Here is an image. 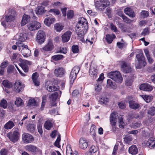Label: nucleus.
Wrapping results in <instances>:
<instances>
[{
  "label": "nucleus",
  "mask_w": 155,
  "mask_h": 155,
  "mask_svg": "<svg viewBox=\"0 0 155 155\" xmlns=\"http://www.w3.org/2000/svg\"><path fill=\"white\" fill-rule=\"evenodd\" d=\"M88 28L87 20L83 17L78 19L76 26V32L78 35V39L82 42L84 41V36Z\"/></svg>",
  "instance_id": "obj_1"
},
{
  "label": "nucleus",
  "mask_w": 155,
  "mask_h": 155,
  "mask_svg": "<svg viewBox=\"0 0 155 155\" xmlns=\"http://www.w3.org/2000/svg\"><path fill=\"white\" fill-rule=\"evenodd\" d=\"M137 62L136 63L135 66L136 68L140 69L144 67L147 63L145 61L144 57L142 53H140L136 55Z\"/></svg>",
  "instance_id": "obj_2"
},
{
  "label": "nucleus",
  "mask_w": 155,
  "mask_h": 155,
  "mask_svg": "<svg viewBox=\"0 0 155 155\" xmlns=\"http://www.w3.org/2000/svg\"><path fill=\"white\" fill-rule=\"evenodd\" d=\"M109 77L117 82L121 83L122 78L120 72L117 71L111 72L108 74Z\"/></svg>",
  "instance_id": "obj_3"
},
{
  "label": "nucleus",
  "mask_w": 155,
  "mask_h": 155,
  "mask_svg": "<svg viewBox=\"0 0 155 155\" xmlns=\"http://www.w3.org/2000/svg\"><path fill=\"white\" fill-rule=\"evenodd\" d=\"M16 11L14 10L9 9L8 14L5 16V21L11 23L14 21L16 18Z\"/></svg>",
  "instance_id": "obj_4"
},
{
  "label": "nucleus",
  "mask_w": 155,
  "mask_h": 155,
  "mask_svg": "<svg viewBox=\"0 0 155 155\" xmlns=\"http://www.w3.org/2000/svg\"><path fill=\"white\" fill-rule=\"evenodd\" d=\"M20 134L18 129L14 131L13 132H11L7 134V137L12 141L15 142L18 140Z\"/></svg>",
  "instance_id": "obj_5"
},
{
  "label": "nucleus",
  "mask_w": 155,
  "mask_h": 155,
  "mask_svg": "<svg viewBox=\"0 0 155 155\" xmlns=\"http://www.w3.org/2000/svg\"><path fill=\"white\" fill-rule=\"evenodd\" d=\"M89 75L93 79H96L97 76V67L94 64H91L89 70Z\"/></svg>",
  "instance_id": "obj_6"
},
{
  "label": "nucleus",
  "mask_w": 155,
  "mask_h": 155,
  "mask_svg": "<svg viewBox=\"0 0 155 155\" xmlns=\"http://www.w3.org/2000/svg\"><path fill=\"white\" fill-rule=\"evenodd\" d=\"M45 87L47 90L49 92L55 91L58 89V86L53 82L47 81L46 83Z\"/></svg>",
  "instance_id": "obj_7"
},
{
  "label": "nucleus",
  "mask_w": 155,
  "mask_h": 155,
  "mask_svg": "<svg viewBox=\"0 0 155 155\" xmlns=\"http://www.w3.org/2000/svg\"><path fill=\"white\" fill-rule=\"evenodd\" d=\"M117 115L116 112H113L111 114L110 117V122L112 126L113 131H115L116 127H115Z\"/></svg>",
  "instance_id": "obj_8"
},
{
  "label": "nucleus",
  "mask_w": 155,
  "mask_h": 155,
  "mask_svg": "<svg viewBox=\"0 0 155 155\" xmlns=\"http://www.w3.org/2000/svg\"><path fill=\"white\" fill-rule=\"evenodd\" d=\"M41 27L40 23L36 21L31 22L27 25L28 29L30 31L37 30L40 28Z\"/></svg>",
  "instance_id": "obj_9"
},
{
  "label": "nucleus",
  "mask_w": 155,
  "mask_h": 155,
  "mask_svg": "<svg viewBox=\"0 0 155 155\" xmlns=\"http://www.w3.org/2000/svg\"><path fill=\"white\" fill-rule=\"evenodd\" d=\"M37 35L36 41L39 44L44 42L45 37V35L44 31L41 30L38 31Z\"/></svg>",
  "instance_id": "obj_10"
},
{
  "label": "nucleus",
  "mask_w": 155,
  "mask_h": 155,
  "mask_svg": "<svg viewBox=\"0 0 155 155\" xmlns=\"http://www.w3.org/2000/svg\"><path fill=\"white\" fill-rule=\"evenodd\" d=\"M22 139L23 142L26 143H31L34 140L33 137L28 133L23 134L22 136Z\"/></svg>",
  "instance_id": "obj_11"
},
{
  "label": "nucleus",
  "mask_w": 155,
  "mask_h": 155,
  "mask_svg": "<svg viewBox=\"0 0 155 155\" xmlns=\"http://www.w3.org/2000/svg\"><path fill=\"white\" fill-rule=\"evenodd\" d=\"M79 146L81 149L85 150L88 146V142L87 139L84 137L80 138L79 140Z\"/></svg>",
  "instance_id": "obj_12"
},
{
  "label": "nucleus",
  "mask_w": 155,
  "mask_h": 155,
  "mask_svg": "<svg viewBox=\"0 0 155 155\" xmlns=\"http://www.w3.org/2000/svg\"><path fill=\"white\" fill-rule=\"evenodd\" d=\"M54 47L52 40H49L47 45L41 49L42 51H49L52 50Z\"/></svg>",
  "instance_id": "obj_13"
},
{
  "label": "nucleus",
  "mask_w": 155,
  "mask_h": 155,
  "mask_svg": "<svg viewBox=\"0 0 155 155\" xmlns=\"http://www.w3.org/2000/svg\"><path fill=\"white\" fill-rule=\"evenodd\" d=\"M25 149L28 152L34 154H36L38 151V149L36 146L31 144L26 146Z\"/></svg>",
  "instance_id": "obj_14"
},
{
  "label": "nucleus",
  "mask_w": 155,
  "mask_h": 155,
  "mask_svg": "<svg viewBox=\"0 0 155 155\" xmlns=\"http://www.w3.org/2000/svg\"><path fill=\"white\" fill-rule=\"evenodd\" d=\"M25 87L24 84L19 81H16L14 84V89L15 92L19 93L22 91Z\"/></svg>",
  "instance_id": "obj_15"
},
{
  "label": "nucleus",
  "mask_w": 155,
  "mask_h": 155,
  "mask_svg": "<svg viewBox=\"0 0 155 155\" xmlns=\"http://www.w3.org/2000/svg\"><path fill=\"white\" fill-rule=\"evenodd\" d=\"M106 5L105 2L102 1H97L95 3V6L96 9L97 10L102 11L106 7Z\"/></svg>",
  "instance_id": "obj_16"
},
{
  "label": "nucleus",
  "mask_w": 155,
  "mask_h": 155,
  "mask_svg": "<svg viewBox=\"0 0 155 155\" xmlns=\"http://www.w3.org/2000/svg\"><path fill=\"white\" fill-rule=\"evenodd\" d=\"M104 74L102 73L100 76L99 78L97 79V82H100V83L97 84L95 87V91L97 92H99L101 89V83L102 82V80L104 79Z\"/></svg>",
  "instance_id": "obj_17"
},
{
  "label": "nucleus",
  "mask_w": 155,
  "mask_h": 155,
  "mask_svg": "<svg viewBox=\"0 0 155 155\" xmlns=\"http://www.w3.org/2000/svg\"><path fill=\"white\" fill-rule=\"evenodd\" d=\"M71 34V32L69 31L64 33L61 36L62 42L63 43L68 42L69 40Z\"/></svg>",
  "instance_id": "obj_18"
},
{
  "label": "nucleus",
  "mask_w": 155,
  "mask_h": 155,
  "mask_svg": "<svg viewBox=\"0 0 155 155\" xmlns=\"http://www.w3.org/2000/svg\"><path fill=\"white\" fill-rule=\"evenodd\" d=\"M61 91L55 92L52 94L49 97L50 101L54 102L58 98H59L61 96Z\"/></svg>",
  "instance_id": "obj_19"
},
{
  "label": "nucleus",
  "mask_w": 155,
  "mask_h": 155,
  "mask_svg": "<svg viewBox=\"0 0 155 155\" xmlns=\"http://www.w3.org/2000/svg\"><path fill=\"white\" fill-rule=\"evenodd\" d=\"M124 12L129 17L134 18L135 16V14L132 9L129 7H127L124 9Z\"/></svg>",
  "instance_id": "obj_20"
},
{
  "label": "nucleus",
  "mask_w": 155,
  "mask_h": 155,
  "mask_svg": "<svg viewBox=\"0 0 155 155\" xmlns=\"http://www.w3.org/2000/svg\"><path fill=\"white\" fill-rule=\"evenodd\" d=\"M140 90L145 91H151L153 89L152 87L148 84H143L140 86Z\"/></svg>",
  "instance_id": "obj_21"
},
{
  "label": "nucleus",
  "mask_w": 155,
  "mask_h": 155,
  "mask_svg": "<svg viewBox=\"0 0 155 155\" xmlns=\"http://www.w3.org/2000/svg\"><path fill=\"white\" fill-rule=\"evenodd\" d=\"M121 70L123 72L126 73H129L131 71V69L130 65L125 62H124L122 64L121 67Z\"/></svg>",
  "instance_id": "obj_22"
},
{
  "label": "nucleus",
  "mask_w": 155,
  "mask_h": 155,
  "mask_svg": "<svg viewBox=\"0 0 155 155\" xmlns=\"http://www.w3.org/2000/svg\"><path fill=\"white\" fill-rule=\"evenodd\" d=\"M25 46V48L21 50V52L24 57L27 58L30 56L31 51L28 48L27 46Z\"/></svg>",
  "instance_id": "obj_23"
},
{
  "label": "nucleus",
  "mask_w": 155,
  "mask_h": 155,
  "mask_svg": "<svg viewBox=\"0 0 155 155\" xmlns=\"http://www.w3.org/2000/svg\"><path fill=\"white\" fill-rule=\"evenodd\" d=\"M54 73L57 77H62L64 73V71L62 68H59L54 70Z\"/></svg>",
  "instance_id": "obj_24"
},
{
  "label": "nucleus",
  "mask_w": 155,
  "mask_h": 155,
  "mask_svg": "<svg viewBox=\"0 0 155 155\" xmlns=\"http://www.w3.org/2000/svg\"><path fill=\"white\" fill-rule=\"evenodd\" d=\"M129 104L130 107L133 109L136 110L140 107V105L138 103L133 100L130 101Z\"/></svg>",
  "instance_id": "obj_25"
},
{
  "label": "nucleus",
  "mask_w": 155,
  "mask_h": 155,
  "mask_svg": "<svg viewBox=\"0 0 155 155\" xmlns=\"http://www.w3.org/2000/svg\"><path fill=\"white\" fill-rule=\"evenodd\" d=\"M38 73L36 72L33 73L32 75V79L35 85L36 86H38L39 85V81L38 80Z\"/></svg>",
  "instance_id": "obj_26"
},
{
  "label": "nucleus",
  "mask_w": 155,
  "mask_h": 155,
  "mask_svg": "<svg viewBox=\"0 0 155 155\" xmlns=\"http://www.w3.org/2000/svg\"><path fill=\"white\" fill-rule=\"evenodd\" d=\"M18 37L19 41L23 42L25 41L27 38V35L24 33H21L19 35H16V38Z\"/></svg>",
  "instance_id": "obj_27"
},
{
  "label": "nucleus",
  "mask_w": 155,
  "mask_h": 155,
  "mask_svg": "<svg viewBox=\"0 0 155 155\" xmlns=\"http://www.w3.org/2000/svg\"><path fill=\"white\" fill-rule=\"evenodd\" d=\"M30 20V16L28 15H25L22 17L21 24L22 26H23L29 21Z\"/></svg>",
  "instance_id": "obj_28"
},
{
  "label": "nucleus",
  "mask_w": 155,
  "mask_h": 155,
  "mask_svg": "<svg viewBox=\"0 0 155 155\" xmlns=\"http://www.w3.org/2000/svg\"><path fill=\"white\" fill-rule=\"evenodd\" d=\"M129 152L132 155H135L138 152V149L135 145H133L129 148Z\"/></svg>",
  "instance_id": "obj_29"
},
{
  "label": "nucleus",
  "mask_w": 155,
  "mask_h": 155,
  "mask_svg": "<svg viewBox=\"0 0 155 155\" xmlns=\"http://www.w3.org/2000/svg\"><path fill=\"white\" fill-rule=\"evenodd\" d=\"M54 18H47L44 20V23L46 25L49 26L54 22Z\"/></svg>",
  "instance_id": "obj_30"
},
{
  "label": "nucleus",
  "mask_w": 155,
  "mask_h": 155,
  "mask_svg": "<svg viewBox=\"0 0 155 155\" xmlns=\"http://www.w3.org/2000/svg\"><path fill=\"white\" fill-rule=\"evenodd\" d=\"M115 37L116 36L114 34L107 35H106L105 39L108 43L110 44L112 43Z\"/></svg>",
  "instance_id": "obj_31"
},
{
  "label": "nucleus",
  "mask_w": 155,
  "mask_h": 155,
  "mask_svg": "<svg viewBox=\"0 0 155 155\" xmlns=\"http://www.w3.org/2000/svg\"><path fill=\"white\" fill-rule=\"evenodd\" d=\"M36 14L39 15H41L43 13L45 12L46 10L45 8L42 6H38L35 11Z\"/></svg>",
  "instance_id": "obj_32"
},
{
  "label": "nucleus",
  "mask_w": 155,
  "mask_h": 155,
  "mask_svg": "<svg viewBox=\"0 0 155 155\" xmlns=\"http://www.w3.org/2000/svg\"><path fill=\"white\" fill-rule=\"evenodd\" d=\"M118 120L119 127L122 128H123L125 125V124L123 121V116H119L118 117Z\"/></svg>",
  "instance_id": "obj_33"
},
{
  "label": "nucleus",
  "mask_w": 155,
  "mask_h": 155,
  "mask_svg": "<svg viewBox=\"0 0 155 155\" xmlns=\"http://www.w3.org/2000/svg\"><path fill=\"white\" fill-rule=\"evenodd\" d=\"M14 126V123L11 121H9L4 125V127L5 129H9L12 128Z\"/></svg>",
  "instance_id": "obj_34"
},
{
  "label": "nucleus",
  "mask_w": 155,
  "mask_h": 155,
  "mask_svg": "<svg viewBox=\"0 0 155 155\" xmlns=\"http://www.w3.org/2000/svg\"><path fill=\"white\" fill-rule=\"evenodd\" d=\"M2 84L4 86L8 88H11L12 86V84L8 80H5L2 81Z\"/></svg>",
  "instance_id": "obj_35"
},
{
  "label": "nucleus",
  "mask_w": 155,
  "mask_h": 155,
  "mask_svg": "<svg viewBox=\"0 0 155 155\" xmlns=\"http://www.w3.org/2000/svg\"><path fill=\"white\" fill-rule=\"evenodd\" d=\"M144 53H145V55L147 57V58L148 62L150 64H152L153 63V60L151 58V57L150 56V55L149 54V52L148 50L147 49L145 50L144 51Z\"/></svg>",
  "instance_id": "obj_36"
},
{
  "label": "nucleus",
  "mask_w": 155,
  "mask_h": 155,
  "mask_svg": "<svg viewBox=\"0 0 155 155\" xmlns=\"http://www.w3.org/2000/svg\"><path fill=\"white\" fill-rule=\"evenodd\" d=\"M124 139L125 143L127 144L130 143L132 140V137L129 135L125 136Z\"/></svg>",
  "instance_id": "obj_37"
},
{
  "label": "nucleus",
  "mask_w": 155,
  "mask_h": 155,
  "mask_svg": "<svg viewBox=\"0 0 155 155\" xmlns=\"http://www.w3.org/2000/svg\"><path fill=\"white\" fill-rule=\"evenodd\" d=\"M107 85L108 87L110 88L114 89L116 87V86L115 85V83H113L110 79L107 80Z\"/></svg>",
  "instance_id": "obj_38"
},
{
  "label": "nucleus",
  "mask_w": 155,
  "mask_h": 155,
  "mask_svg": "<svg viewBox=\"0 0 155 155\" xmlns=\"http://www.w3.org/2000/svg\"><path fill=\"white\" fill-rule=\"evenodd\" d=\"M36 105V101L34 98H32L29 100L27 104V106L29 107L35 106Z\"/></svg>",
  "instance_id": "obj_39"
},
{
  "label": "nucleus",
  "mask_w": 155,
  "mask_h": 155,
  "mask_svg": "<svg viewBox=\"0 0 155 155\" xmlns=\"http://www.w3.org/2000/svg\"><path fill=\"white\" fill-rule=\"evenodd\" d=\"M77 75L75 73L71 71L70 76V82L71 84H72L74 81L76 79Z\"/></svg>",
  "instance_id": "obj_40"
},
{
  "label": "nucleus",
  "mask_w": 155,
  "mask_h": 155,
  "mask_svg": "<svg viewBox=\"0 0 155 155\" xmlns=\"http://www.w3.org/2000/svg\"><path fill=\"white\" fill-rule=\"evenodd\" d=\"M77 75L75 73L71 71L70 76V82L71 84H72L74 81L76 79Z\"/></svg>",
  "instance_id": "obj_41"
},
{
  "label": "nucleus",
  "mask_w": 155,
  "mask_h": 155,
  "mask_svg": "<svg viewBox=\"0 0 155 155\" xmlns=\"http://www.w3.org/2000/svg\"><path fill=\"white\" fill-rule=\"evenodd\" d=\"M77 75L75 73L71 71L70 76V82L71 84H72L74 81L76 79Z\"/></svg>",
  "instance_id": "obj_42"
},
{
  "label": "nucleus",
  "mask_w": 155,
  "mask_h": 155,
  "mask_svg": "<svg viewBox=\"0 0 155 155\" xmlns=\"http://www.w3.org/2000/svg\"><path fill=\"white\" fill-rule=\"evenodd\" d=\"M52 123L49 120L47 121L44 124L45 128L48 130H50L52 127Z\"/></svg>",
  "instance_id": "obj_43"
},
{
  "label": "nucleus",
  "mask_w": 155,
  "mask_h": 155,
  "mask_svg": "<svg viewBox=\"0 0 155 155\" xmlns=\"http://www.w3.org/2000/svg\"><path fill=\"white\" fill-rule=\"evenodd\" d=\"M15 103L18 106H21L23 104L22 100L20 97H18L16 98Z\"/></svg>",
  "instance_id": "obj_44"
},
{
  "label": "nucleus",
  "mask_w": 155,
  "mask_h": 155,
  "mask_svg": "<svg viewBox=\"0 0 155 155\" xmlns=\"http://www.w3.org/2000/svg\"><path fill=\"white\" fill-rule=\"evenodd\" d=\"M8 105V103L7 101L4 99H2L0 103V107H2L4 109H5L7 108Z\"/></svg>",
  "instance_id": "obj_45"
},
{
  "label": "nucleus",
  "mask_w": 155,
  "mask_h": 155,
  "mask_svg": "<svg viewBox=\"0 0 155 155\" xmlns=\"http://www.w3.org/2000/svg\"><path fill=\"white\" fill-rule=\"evenodd\" d=\"M63 58V56L61 54H57L52 56L51 59L55 61H58L62 59Z\"/></svg>",
  "instance_id": "obj_46"
},
{
  "label": "nucleus",
  "mask_w": 155,
  "mask_h": 155,
  "mask_svg": "<svg viewBox=\"0 0 155 155\" xmlns=\"http://www.w3.org/2000/svg\"><path fill=\"white\" fill-rule=\"evenodd\" d=\"M67 155H74V153H72L71 147L70 145H68L66 147Z\"/></svg>",
  "instance_id": "obj_47"
},
{
  "label": "nucleus",
  "mask_w": 155,
  "mask_h": 155,
  "mask_svg": "<svg viewBox=\"0 0 155 155\" xmlns=\"http://www.w3.org/2000/svg\"><path fill=\"white\" fill-rule=\"evenodd\" d=\"M143 98L147 103H149L151 101L152 97L150 95H143Z\"/></svg>",
  "instance_id": "obj_48"
},
{
  "label": "nucleus",
  "mask_w": 155,
  "mask_h": 155,
  "mask_svg": "<svg viewBox=\"0 0 155 155\" xmlns=\"http://www.w3.org/2000/svg\"><path fill=\"white\" fill-rule=\"evenodd\" d=\"M46 97H47L46 95L43 96L42 97V103L41 107V108L42 110L43 109L45 105V103L47 101Z\"/></svg>",
  "instance_id": "obj_49"
},
{
  "label": "nucleus",
  "mask_w": 155,
  "mask_h": 155,
  "mask_svg": "<svg viewBox=\"0 0 155 155\" xmlns=\"http://www.w3.org/2000/svg\"><path fill=\"white\" fill-rule=\"evenodd\" d=\"M55 29L57 31H60L63 29V26L59 24H56L54 25Z\"/></svg>",
  "instance_id": "obj_50"
},
{
  "label": "nucleus",
  "mask_w": 155,
  "mask_h": 155,
  "mask_svg": "<svg viewBox=\"0 0 155 155\" xmlns=\"http://www.w3.org/2000/svg\"><path fill=\"white\" fill-rule=\"evenodd\" d=\"M100 102L102 104H105L109 102V99L106 97L102 96L100 100Z\"/></svg>",
  "instance_id": "obj_51"
},
{
  "label": "nucleus",
  "mask_w": 155,
  "mask_h": 155,
  "mask_svg": "<svg viewBox=\"0 0 155 155\" xmlns=\"http://www.w3.org/2000/svg\"><path fill=\"white\" fill-rule=\"evenodd\" d=\"M19 41L18 42H16V44L18 46V50L20 51L21 49H23L24 48H25V46H27L26 45H25L23 44V43L20 42Z\"/></svg>",
  "instance_id": "obj_52"
},
{
  "label": "nucleus",
  "mask_w": 155,
  "mask_h": 155,
  "mask_svg": "<svg viewBox=\"0 0 155 155\" xmlns=\"http://www.w3.org/2000/svg\"><path fill=\"white\" fill-rule=\"evenodd\" d=\"M155 138L153 137H151L148 139L147 143V145L149 146H151L154 142L155 143Z\"/></svg>",
  "instance_id": "obj_53"
},
{
  "label": "nucleus",
  "mask_w": 155,
  "mask_h": 155,
  "mask_svg": "<svg viewBox=\"0 0 155 155\" xmlns=\"http://www.w3.org/2000/svg\"><path fill=\"white\" fill-rule=\"evenodd\" d=\"M148 114L151 116L154 115L155 114V107H151L150 108Z\"/></svg>",
  "instance_id": "obj_54"
},
{
  "label": "nucleus",
  "mask_w": 155,
  "mask_h": 155,
  "mask_svg": "<svg viewBox=\"0 0 155 155\" xmlns=\"http://www.w3.org/2000/svg\"><path fill=\"white\" fill-rule=\"evenodd\" d=\"M141 17L143 18H146L148 16V12L146 11H142L140 13Z\"/></svg>",
  "instance_id": "obj_55"
},
{
  "label": "nucleus",
  "mask_w": 155,
  "mask_h": 155,
  "mask_svg": "<svg viewBox=\"0 0 155 155\" xmlns=\"http://www.w3.org/2000/svg\"><path fill=\"white\" fill-rule=\"evenodd\" d=\"M61 140V136L60 135H58L57 138L54 143V145L55 146L58 147H59L60 146L59 144V143Z\"/></svg>",
  "instance_id": "obj_56"
},
{
  "label": "nucleus",
  "mask_w": 155,
  "mask_h": 155,
  "mask_svg": "<svg viewBox=\"0 0 155 155\" xmlns=\"http://www.w3.org/2000/svg\"><path fill=\"white\" fill-rule=\"evenodd\" d=\"M19 61L21 62V66L27 65L30 64V62L26 60H22L20 58L19 59Z\"/></svg>",
  "instance_id": "obj_57"
},
{
  "label": "nucleus",
  "mask_w": 155,
  "mask_h": 155,
  "mask_svg": "<svg viewBox=\"0 0 155 155\" xmlns=\"http://www.w3.org/2000/svg\"><path fill=\"white\" fill-rule=\"evenodd\" d=\"M15 68L14 66L12 65H10L7 68V72L8 74L12 73L14 71Z\"/></svg>",
  "instance_id": "obj_58"
},
{
  "label": "nucleus",
  "mask_w": 155,
  "mask_h": 155,
  "mask_svg": "<svg viewBox=\"0 0 155 155\" xmlns=\"http://www.w3.org/2000/svg\"><path fill=\"white\" fill-rule=\"evenodd\" d=\"M122 19L127 24L131 23L133 21H134V20L130 19L126 16H123Z\"/></svg>",
  "instance_id": "obj_59"
},
{
  "label": "nucleus",
  "mask_w": 155,
  "mask_h": 155,
  "mask_svg": "<svg viewBox=\"0 0 155 155\" xmlns=\"http://www.w3.org/2000/svg\"><path fill=\"white\" fill-rule=\"evenodd\" d=\"M27 127L28 131L31 132H33L35 130V125L33 124H29Z\"/></svg>",
  "instance_id": "obj_60"
},
{
  "label": "nucleus",
  "mask_w": 155,
  "mask_h": 155,
  "mask_svg": "<svg viewBox=\"0 0 155 155\" xmlns=\"http://www.w3.org/2000/svg\"><path fill=\"white\" fill-rule=\"evenodd\" d=\"M74 16V12L72 10L69 11L67 13V17L68 19L72 18Z\"/></svg>",
  "instance_id": "obj_61"
},
{
  "label": "nucleus",
  "mask_w": 155,
  "mask_h": 155,
  "mask_svg": "<svg viewBox=\"0 0 155 155\" xmlns=\"http://www.w3.org/2000/svg\"><path fill=\"white\" fill-rule=\"evenodd\" d=\"M8 64L9 63L7 61L5 60L1 64L0 68H5Z\"/></svg>",
  "instance_id": "obj_62"
},
{
  "label": "nucleus",
  "mask_w": 155,
  "mask_h": 155,
  "mask_svg": "<svg viewBox=\"0 0 155 155\" xmlns=\"http://www.w3.org/2000/svg\"><path fill=\"white\" fill-rule=\"evenodd\" d=\"M72 50L73 52L74 53H77L78 52V47L77 45H74L72 47Z\"/></svg>",
  "instance_id": "obj_63"
},
{
  "label": "nucleus",
  "mask_w": 155,
  "mask_h": 155,
  "mask_svg": "<svg viewBox=\"0 0 155 155\" xmlns=\"http://www.w3.org/2000/svg\"><path fill=\"white\" fill-rule=\"evenodd\" d=\"M79 70L80 68L79 67L77 66H75L72 68L71 71L74 72L75 74L77 75L78 73Z\"/></svg>",
  "instance_id": "obj_64"
}]
</instances>
